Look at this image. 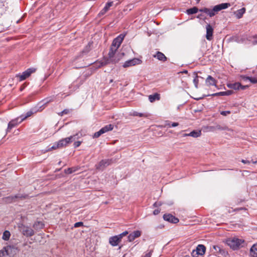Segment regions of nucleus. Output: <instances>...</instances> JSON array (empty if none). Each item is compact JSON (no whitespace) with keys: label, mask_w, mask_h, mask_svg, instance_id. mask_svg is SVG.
I'll use <instances>...</instances> for the list:
<instances>
[{"label":"nucleus","mask_w":257,"mask_h":257,"mask_svg":"<svg viewBox=\"0 0 257 257\" xmlns=\"http://www.w3.org/2000/svg\"><path fill=\"white\" fill-rule=\"evenodd\" d=\"M78 135L79 134H76L75 135L71 136L69 137L59 140L58 142L55 143L51 148H49L48 151L62 148L67 146L69 144L75 141V139H78V137L77 138L76 137L78 136Z\"/></svg>","instance_id":"1"},{"label":"nucleus","mask_w":257,"mask_h":257,"mask_svg":"<svg viewBox=\"0 0 257 257\" xmlns=\"http://www.w3.org/2000/svg\"><path fill=\"white\" fill-rule=\"evenodd\" d=\"M230 6V4L229 3H222L214 6L212 9L205 8L199 10V11L203 12L208 15L210 17H212L215 15L219 11L225 9Z\"/></svg>","instance_id":"2"},{"label":"nucleus","mask_w":257,"mask_h":257,"mask_svg":"<svg viewBox=\"0 0 257 257\" xmlns=\"http://www.w3.org/2000/svg\"><path fill=\"white\" fill-rule=\"evenodd\" d=\"M17 244V243L15 245H9L4 247L0 250V257L14 256L18 251Z\"/></svg>","instance_id":"3"},{"label":"nucleus","mask_w":257,"mask_h":257,"mask_svg":"<svg viewBox=\"0 0 257 257\" xmlns=\"http://www.w3.org/2000/svg\"><path fill=\"white\" fill-rule=\"evenodd\" d=\"M244 242V240L236 237L228 238L226 241L227 245L234 250L243 247Z\"/></svg>","instance_id":"4"},{"label":"nucleus","mask_w":257,"mask_h":257,"mask_svg":"<svg viewBox=\"0 0 257 257\" xmlns=\"http://www.w3.org/2000/svg\"><path fill=\"white\" fill-rule=\"evenodd\" d=\"M128 233L127 231H125L117 235L111 236L109 238V243L112 246H115L121 241L122 238Z\"/></svg>","instance_id":"5"},{"label":"nucleus","mask_w":257,"mask_h":257,"mask_svg":"<svg viewBox=\"0 0 257 257\" xmlns=\"http://www.w3.org/2000/svg\"><path fill=\"white\" fill-rule=\"evenodd\" d=\"M125 36V35L123 34H120L118 36L113 40L111 47H113L115 50H117L120 46Z\"/></svg>","instance_id":"6"},{"label":"nucleus","mask_w":257,"mask_h":257,"mask_svg":"<svg viewBox=\"0 0 257 257\" xmlns=\"http://www.w3.org/2000/svg\"><path fill=\"white\" fill-rule=\"evenodd\" d=\"M113 128V125L112 124L106 125L105 126L101 128L99 131L94 133L93 138H97L99 137L101 135L104 133L107 132L108 131H111Z\"/></svg>","instance_id":"7"},{"label":"nucleus","mask_w":257,"mask_h":257,"mask_svg":"<svg viewBox=\"0 0 257 257\" xmlns=\"http://www.w3.org/2000/svg\"><path fill=\"white\" fill-rule=\"evenodd\" d=\"M117 50L114 49L113 47L112 48L110 47L109 52L108 53V58L110 62L116 63L119 61V59H116V56H115V53Z\"/></svg>","instance_id":"8"},{"label":"nucleus","mask_w":257,"mask_h":257,"mask_svg":"<svg viewBox=\"0 0 257 257\" xmlns=\"http://www.w3.org/2000/svg\"><path fill=\"white\" fill-rule=\"evenodd\" d=\"M111 160L109 159L102 160L98 164L96 165V169L99 170H103L105 168L110 165Z\"/></svg>","instance_id":"9"},{"label":"nucleus","mask_w":257,"mask_h":257,"mask_svg":"<svg viewBox=\"0 0 257 257\" xmlns=\"http://www.w3.org/2000/svg\"><path fill=\"white\" fill-rule=\"evenodd\" d=\"M36 71L35 68H29L26 71L23 72L21 75H18L17 77H19L20 81H23L29 77L30 75Z\"/></svg>","instance_id":"10"},{"label":"nucleus","mask_w":257,"mask_h":257,"mask_svg":"<svg viewBox=\"0 0 257 257\" xmlns=\"http://www.w3.org/2000/svg\"><path fill=\"white\" fill-rule=\"evenodd\" d=\"M141 60L138 58H133L132 59L127 60L123 64L124 68L140 64L141 63Z\"/></svg>","instance_id":"11"},{"label":"nucleus","mask_w":257,"mask_h":257,"mask_svg":"<svg viewBox=\"0 0 257 257\" xmlns=\"http://www.w3.org/2000/svg\"><path fill=\"white\" fill-rule=\"evenodd\" d=\"M206 38L208 41H211L213 39V28L210 25V24H207L206 26Z\"/></svg>","instance_id":"12"},{"label":"nucleus","mask_w":257,"mask_h":257,"mask_svg":"<svg viewBox=\"0 0 257 257\" xmlns=\"http://www.w3.org/2000/svg\"><path fill=\"white\" fill-rule=\"evenodd\" d=\"M22 231L23 235L28 237L32 236L35 233L33 229L27 226H23L22 228Z\"/></svg>","instance_id":"13"},{"label":"nucleus","mask_w":257,"mask_h":257,"mask_svg":"<svg viewBox=\"0 0 257 257\" xmlns=\"http://www.w3.org/2000/svg\"><path fill=\"white\" fill-rule=\"evenodd\" d=\"M165 220L171 223H177L179 222V219L170 214H165L163 215Z\"/></svg>","instance_id":"14"},{"label":"nucleus","mask_w":257,"mask_h":257,"mask_svg":"<svg viewBox=\"0 0 257 257\" xmlns=\"http://www.w3.org/2000/svg\"><path fill=\"white\" fill-rule=\"evenodd\" d=\"M20 117H17L15 119H14L10 121L8 123V128L7 130V132H10L11 129L13 127L16 126L19 123H21L20 120H19Z\"/></svg>","instance_id":"15"},{"label":"nucleus","mask_w":257,"mask_h":257,"mask_svg":"<svg viewBox=\"0 0 257 257\" xmlns=\"http://www.w3.org/2000/svg\"><path fill=\"white\" fill-rule=\"evenodd\" d=\"M141 235V232L139 230H136L133 232L132 233H130L128 235V240L130 242L133 241L136 238L139 237Z\"/></svg>","instance_id":"16"},{"label":"nucleus","mask_w":257,"mask_h":257,"mask_svg":"<svg viewBox=\"0 0 257 257\" xmlns=\"http://www.w3.org/2000/svg\"><path fill=\"white\" fill-rule=\"evenodd\" d=\"M205 83L207 86H216L217 81L211 76L208 75L205 80Z\"/></svg>","instance_id":"17"},{"label":"nucleus","mask_w":257,"mask_h":257,"mask_svg":"<svg viewBox=\"0 0 257 257\" xmlns=\"http://www.w3.org/2000/svg\"><path fill=\"white\" fill-rule=\"evenodd\" d=\"M154 57L161 61L164 62L167 60V57L163 53L159 51H158L156 54L154 55Z\"/></svg>","instance_id":"18"},{"label":"nucleus","mask_w":257,"mask_h":257,"mask_svg":"<svg viewBox=\"0 0 257 257\" xmlns=\"http://www.w3.org/2000/svg\"><path fill=\"white\" fill-rule=\"evenodd\" d=\"M227 86L231 89L239 90L240 89V87H241V85L240 83L236 82L234 83H228L227 84Z\"/></svg>","instance_id":"19"},{"label":"nucleus","mask_w":257,"mask_h":257,"mask_svg":"<svg viewBox=\"0 0 257 257\" xmlns=\"http://www.w3.org/2000/svg\"><path fill=\"white\" fill-rule=\"evenodd\" d=\"M206 248L204 245L199 244L196 248L197 253L200 255H203L205 252Z\"/></svg>","instance_id":"20"},{"label":"nucleus","mask_w":257,"mask_h":257,"mask_svg":"<svg viewBox=\"0 0 257 257\" xmlns=\"http://www.w3.org/2000/svg\"><path fill=\"white\" fill-rule=\"evenodd\" d=\"M160 99V95L157 93H154L149 96V100L151 102H153L155 100Z\"/></svg>","instance_id":"21"},{"label":"nucleus","mask_w":257,"mask_h":257,"mask_svg":"<svg viewBox=\"0 0 257 257\" xmlns=\"http://www.w3.org/2000/svg\"><path fill=\"white\" fill-rule=\"evenodd\" d=\"M250 254L252 257H257V243L254 244L250 248Z\"/></svg>","instance_id":"22"},{"label":"nucleus","mask_w":257,"mask_h":257,"mask_svg":"<svg viewBox=\"0 0 257 257\" xmlns=\"http://www.w3.org/2000/svg\"><path fill=\"white\" fill-rule=\"evenodd\" d=\"M25 197H26V196H23V195H20V194H17L15 196H9L8 197H7L6 199H7V201L11 202L14 201L15 199L22 198H25Z\"/></svg>","instance_id":"23"},{"label":"nucleus","mask_w":257,"mask_h":257,"mask_svg":"<svg viewBox=\"0 0 257 257\" xmlns=\"http://www.w3.org/2000/svg\"><path fill=\"white\" fill-rule=\"evenodd\" d=\"M245 9L244 8H242L236 11L234 13V14L237 18L240 19L242 17L243 15L245 13Z\"/></svg>","instance_id":"24"},{"label":"nucleus","mask_w":257,"mask_h":257,"mask_svg":"<svg viewBox=\"0 0 257 257\" xmlns=\"http://www.w3.org/2000/svg\"><path fill=\"white\" fill-rule=\"evenodd\" d=\"M44 226V223L41 221H36L33 224V227L36 230L42 229Z\"/></svg>","instance_id":"25"},{"label":"nucleus","mask_w":257,"mask_h":257,"mask_svg":"<svg viewBox=\"0 0 257 257\" xmlns=\"http://www.w3.org/2000/svg\"><path fill=\"white\" fill-rule=\"evenodd\" d=\"M201 135V131L200 130L199 131H193L192 132L189 133V137H192L194 138H198L200 137Z\"/></svg>","instance_id":"26"},{"label":"nucleus","mask_w":257,"mask_h":257,"mask_svg":"<svg viewBox=\"0 0 257 257\" xmlns=\"http://www.w3.org/2000/svg\"><path fill=\"white\" fill-rule=\"evenodd\" d=\"M10 236H11V233H10V231L8 230H6L3 233L2 238L4 240L7 241L10 239Z\"/></svg>","instance_id":"27"},{"label":"nucleus","mask_w":257,"mask_h":257,"mask_svg":"<svg viewBox=\"0 0 257 257\" xmlns=\"http://www.w3.org/2000/svg\"><path fill=\"white\" fill-rule=\"evenodd\" d=\"M198 11V9L197 7H193L192 8L188 9L187 10V13L188 15H192L194 14H196Z\"/></svg>","instance_id":"28"},{"label":"nucleus","mask_w":257,"mask_h":257,"mask_svg":"<svg viewBox=\"0 0 257 257\" xmlns=\"http://www.w3.org/2000/svg\"><path fill=\"white\" fill-rule=\"evenodd\" d=\"M33 114V112L32 111H28L26 115H22L20 117L21 118L20 122H22L23 120H24L25 119L28 118V117L30 116Z\"/></svg>","instance_id":"29"},{"label":"nucleus","mask_w":257,"mask_h":257,"mask_svg":"<svg viewBox=\"0 0 257 257\" xmlns=\"http://www.w3.org/2000/svg\"><path fill=\"white\" fill-rule=\"evenodd\" d=\"M248 40L252 43V45H257V35L249 37Z\"/></svg>","instance_id":"30"},{"label":"nucleus","mask_w":257,"mask_h":257,"mask_svg":"<svg viewBox=\"0 0 257 257\" xmlns=\"http://www.w3.org/2000/svg\"><path fill=\"white\" fill-rule=\"evenodd\" d=\"M210 131H214L215 130H222L223 128L219 124H217L215 126H211L209 127Z\"/></svg>","instance_id":"31"},{"label":"nucleus","mask_w":257,"mask_h":257,"mask_svg":"<svg viewBox=\"0 0 257 257\" xmlns=\"http://www.w3.org/2000/svg\"><path fill=\"white\" fill-rule=\"evenodd\" d=\"M7 7L5 5V2L0 1V12H4L6 11Z\"/></svg>","instance_id":"32"},{"label":"nucleus","mask_w":257,"mask_h":257,"mask_svg":"<svg viewBox=\"0 0 257 257\" xmlns=\"http://www.w3.org/2000/svg\"><path fill=\"white\" fill-rule=\"evenodd\" d=\"M112 4H113L112 2L107 3L106 4L105 7L103 8L104 11H106L107 12L108 11V10L109 9L110 7L112 6Z\"/></svg>","instance_id":"33"},{"label":"nucleus","mask_w":257,"mask_h":257,"mask_svg":"<svg viewBox=\"0 0 257 257\" xmlns=\"http://www.w3.org/2000/svg\"><path fill=\"white\" fill-rule=\"evenodd\" d=\"M246 80H249L250 82L252 83L255 84L257 83V78L255 77H246Z\"/></svg>","instance_id":"34"},{"label":"nucleus","mask_w":257,"mask_h":257,"mask_svg":"<svg viewBox=\"0 0 257 257\" xmlns=\"http://www.w3.org/2000/svg\"><path fill=\"white\" fill-rule=\"evenodd\" d=\"M162 127H167V128L171 127V122L169 120L165 121L164 124L162 125Z\"/></svg>","instance_id":"35"},{"label":"nucleus","mask_w":257,"mask_h":257,"mask_svg":"<svg viewBox=\"0 0 257 257\" xmlns=\"http://www.w3.org/2000/svg\"><path fill=\"white\" fill-rule=\"evenodd\" d=\"M210 96H225V91L219 92L210 95Z\"/></svg>","instance_id":"36"},{"label":"nucleus","mask_w":257,"mask_h":257,"mask_svg":"<svg viewBox=\"0 0 257 257\" xmlns=\"http://www.w3.org/2000/svg\"><path fill=\"white\" fill-rule=\"evenodd\" d=\"M76 171L73 168H69L65 170V173L67 174H71Z\"/></svg>","instance_id":"37"},{"label":"nucleus","mask_w":257,"mask_h":257,"mask_svg":"<svg viewBox=\"0 0 257 257\" xmlns=\"http://www.w3.org/2000/svg\"><path fill=\"white\" fill-rule=\"evenodd\" d=\"M198 82H199V80L198 79V76L196 75L193 80V83H194L195 86L196 88H198Z\"/></svg>","instance_id":"38"},{"label":"nucleus","mask_w":257,"mask_h":257,"mask_svg":"<svg viewBox=\"0 0 257 257\" xmlns=\"http://www.w3.org/2000/svg\"><path fill=\"white\" fill-rule=\"evenodd\" d=\"M133 115L134 116H138L139 117H143L145 116V114L142 113L138 112L137 111H135L133 112Z\"/></svg>","instance_id":"39"},{"label":"nucleus","mask_w":257,"mask_h":257,"mask_svg":"<svg viewBox=\"0 0 257 257\" xmlns=\"http://www.w3.org/2000/svg\"><path fill=\"white\" fill-rule=\"evenodd\" d=\"M83 226V223L82 222H78L74 224V227L75 228Z\"/></svg>","instance_id":"40"},{"label":"nucleus","mask_w":257,"mask_h":257,"mask_svg":"<svg viewBox=\"0 0 257 257\" xmlns=\"http://www.w3.org/2000/svg\"><path fill=\"white\" fill-rule=\"evenodd\" d=\"M230 113H231V112L229 110L220 111V114L223 116H226V115L230 114Z\"/></svg>","instance_id":"41"},{"label":"nucleus","mask_w":257,"mask_h":257,"mask_svg":"<svg viewBox=\"0 0 257 257\" xmlns=\"http://www.w3.org/2000/svg\"><path fill=\"white\" fill-rule=\"evenodd\" d=\"M82 142L81 141H76L74 143V148L78 147L81 144Z\"/></svg>","instance_id":"42"},{"label":"nucleus","mask_w":257,"mask_h":257,"mask_svg":"<svg viewBox=\"0 0 257 257\" xmlns=\"http://www.w3.org/2000/svg\"><path fill=\"white\" fill-rule=\"evenodd\" d=\"M107 12V11H104V9H103L98 14V16L99 17H101V16H103V15H104Z\"/></svg>","instance_id":"43"},{"label":"nucleus","mask_w":257,"mask_h":257,"mask_svg":"<svg viewBox=\"0 0 257 257\" xmlns=\"http://www.w3.org/2000/svg\"><path fill=\"white\" fill-rule=\"evenodd\" d=\"M233 93L232 90H227L225 91V96H228L232 94Z\"/></svg>","instance_id":"44"},{"label":"nucleus","mask_w":257,"mask_h":257,"mask_svg":"<svg viewBox=\"0 0 257 257\" xmlns=\"http://www.w3.org/2000/svg\"><path fill=\"white\" fill-rule=\"evenodd\" d=\"M152 251H150L149 252L146 253L144 257H151L152 255Z\"/></svg>","instance_id":"45"},{"label":"nucleus","mask_w":257,"mask_h":257,"mask_svg":"<svg viewBox=\"0 0 257 257\" xmlns=\"http://www.w3.org/2000/svg\"><path fill=\"white\" fill-rule=\"evenodd\" d=\"M179 125V123L178 122H171V127H176Z\"/></svg>","instance_id":"46"},{"label":"nucleus","mask_w":257,"mask_h":257,"mask_svg":"<svg viewBox=\"0 0 257 257\" xmlns=\"http://www.w3.org/2000/svg\"><path fill=\"white\" fill-rule=\"evenodd\" d=\"M213 248L216 251H220V248L219 247V246H217V245H214L213 246Z\"/></svg>","instance_id":"47"},{"label":"nucleus","mask_w":257,"mask_h":257,"mask_svg":"<svg viewBox=\"0 0 257 257\" xmlns=\"http://www.w3.org/2000/svg\"><path fill=\"white\" fill-rule=\"evenodd\" d=\"M241 162L242 163H243V164H250V162L249 161L243 160V159L241 160Z\"/></svg>","instance_id":"48"},{"label":"nucleus","mask_w":257,"mask_h":257,"mask_svg":"<svg viewBox=\"0 0 257 257\" xmlns=\"http://www.w3.org/2000/svg\"><path fill=\"white\" fill-rule=\"evenodd\" d=\"M160 212V210H159V209H155L154 212H153V214L154 215H157Z\"/></svg>","instance_id":"49"},{"label":"nucleus","mask_w":257,"mask_h":257,"mask_svg":"<svg viewBox=\"0 0 257 257\" xmlns=\"http://www.w3.org/2000/svg\"><path fill=\"white\" fill-rule=\"evenodd\" d=\"M62 111L64 114H67L69 113L70 110L69 109H65L63 110Z\"/></svg>","instance_id":"50"},{"label":"nucleus","mask_w":257,"mask_h":257,"mask_svg":"<svg viewBox=\"0 0 257 257\" xmlns=\"http://www.w3.org/2000/svg\"><path fill=\"white\" fill-rule=\"evenodd\" d=\"M248 86L247 85H245V86H242L241 85V87H240V89H242V90H244L246 88H247Z\"/></svg>","instance_id":"51"},{"label":"nucleus","mask_w":257,"mask_h":257,"mask_svg":"<svg viewBox=\"0 0 257 257\" xmlns=\"http://www.w3.org/2000/svg\"><path fill=\"white\" fill-rule=\"evenodd\" d=\"M52 101V99H49V100H46V102L44 103L45 104L48 103L49 102H51Z\"/></svg>","instance_id":"52"},{"label":"nucleus","mask_w":257,"mask_h":257,"mask_svg":"<svg viewBox=\"0 0 257 257\" xmlns=\"http://www.w3.org/2000/svg\"><path fill=\"white\" fill-rule=\"evenodd\" d=\"M58 114H59V115H60V116H62V115H63L64 114L63 113V111H62L61 112H60L58 113Z\"/></svg>","instance_id":"53"},{"label":"nucleus","mask_w":257,"mask_h":257,"mask_svg":"<svg viewBox=\"0 0 257 257\" xmlns=\"http://www.w3.org/2000/svg\"><path fill=\"white\" fill-rule=\"evenodd\" d=\"M188 136H189V134H184L183 135V137H188Z\"/></svg>","instance_id":"54"},{"label":"nucleus","mask_w":257,"mask_h":257,"mask_svg":"<svg viewBox=\"0 0 257 257\" xmlns=\"http://www.w3.org/2000/svg\"><path fill=\"white\" fill-rule=\"evenodd\" d=\"M251 162H252V163L253 164H257V160H256V161H253V160H252V161H251Z\"/></svg>","instance_id":"55"},{"label":"nucleus","mask_w":257,"mask_h":257,"mask_svg":"<svg viewBox=\"0 0 257 257\" xmlns=\"http://www.w3.org/2000/svg\"><path fill=\"white\" fill-rule=\"evenodd\" d=\"M154 206L155 207H157L158 206V203L157 202H155L154 204Z\"/></svg>","instance_id":"56"},{"label":"nucleus","mask_w":257,"mask_h":257,"mask_svg":"<svg viewBox=\"0 0 257 257\" xmlns=\"http://www.w3.org/2000/svg\"><path fill=\"white\" fill-rule=\"evenodd\" d=\"M200 0H197V3H198L200 2Z\"/></svg>","instance_id":"57"},{"label":"nucleus","mask_w":257,"mask_h":257,"mask_svg":"<svg viewBox=\"0 0 257 257\" xmlns=\"http://www.w3.org/2000/svg\"><path fill=\"white\" fill-rule=\"evenodd\" d=\"M184 72V73H187V71H185Z\"/></svg>","instance_id":"58"},{"label":"nucleus","mask_w":257,"mask_h":257,"mask_svg":"<svg viewBox=\"0 0 257 257\" xmlns=\"http://www.w3.org/2000/svg\"><path fill=\"white\" fill-rule=\"evenodd\" d=\"M110 82H112V80H111L110 81Z\"/></svg>","instance_id":"59"}]
</instances>
